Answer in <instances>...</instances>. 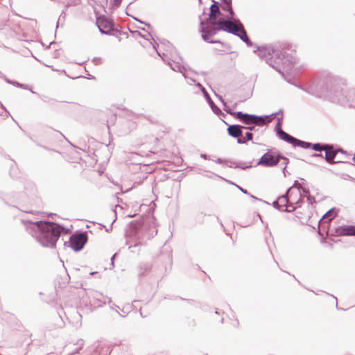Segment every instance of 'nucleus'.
<instances>
[{
	"mask_svg": "<svg viewBox=\"0 0 355 355\" xmlns=\"http://www.w3.org/2000/svg\"><path fill=\"white\" fill-rule=\"evenodd\" d=\"M35 224L40 230L38 239L45 247H55L60 234L69 233L68 229L55 223L37 221Z\"/></svg>",
	"mask_w": 355,
	"mask_h": 355,
	"instance_id": "f257e3e1",
	"label": "nucleus"
},
{
	"mask_svg": "<svg viewBox=\"0 0 355 355\" xmlns=\"http://www.w3.org/2000/svg\"><path fill=\"white\" fill-rule=\"evenodd\" d=\"M226 111L246 125L255 124L257 125H263L271 121V119L268 116L262 117L252 114H244L241 112H231L227 110Z\"/></svg>",
	"mask_w": 355,
	"mask_h": 355,
	"instance_id": "f03ea898",
	"label": "nucleus"
},
{
	"mask_svg": "<svg viewBox=\"0 0 355 355\" xmlns=\"http://www.w3.org/2000/svg\"><path fill=\"white\" fill-rule=\"evenodd\" d=\"M216 25L218 26L219 29L234 33L239 36L243 40H245L247 37L246 32L241 24H236L232 21L218 20V23Z\"/></svg>",
	"mask_w": 355,
	"mask_h": 355,
	"instance_id": "7ed1b4c3",
	"label": "nucleus"
},
{
	"mask_svg": "<svg viewBox=\"0 0 355 355\" xmlns=\"http://www.w3.org/2000/svg\"><path fill=\"white\" fill-rule=\"evenodd\" d=\"M281 159L284 161L285 165L287 164L288 159L286 158L280 156L279 153L275 151L269 150L261 157L258 164L265 166H273Z\"/></svg>",
	"mask_w": 355,
	"mask_h": 355,
	"instance_id": "20e7f679",
	"label": "nucleus"
},
{
	"mask_svg": "<svg viewBox=\"0 0 355 355\" xmlns=\"http://www.w3.org/2000/svg\"><path fill=\"white\" fill-rule=\"evenodd\" d=\"M87 235L86 233H76L71 235L69 240V247L74 251L82 250L87 242Z\"/></svg>",
	"mask_w": 355,
	"mask_h": 355,
	"instance_id": "39448f33",
	"label": "nucleus"
},
{
	"mask_svg": "<svg viewBox=\"0 0 355 355\" xmlns=\"http://www.w3.org/2000/svg\"><path fill=\"white\" fill-rule=\"evenodd\" d=\"M286 198L288 199V202L291 207L295 208V205L300 203L302 200L301 190L297 187H291L286 193Z\"/></svg>",
	"mask_w": 355,
	"mask_h": 355,
	"instance_id": "423d86ee",
	"label": "nucleus"
},
{
	"mask_svg": "<svg viewBox=\"0 0 355 355\" xmlns=\"http://www.w3.org/2000/svg\"><path fill=\"white\" fill-rule=\"evenodd\" d=\"M96 24L100 29V31L103 33H105L107 31H110L112 24L110 20L107 19L104 16H101L97 18Z\"/></svg>",
	"mask_w": 355,
	"mask_h": 355,
	"instance_id": "0eeeda50",
	"label": "nucleus"
},
{
	"mask_svg": "<svg viewBox=\"0 0 355 355\" xmlns=\"http://www.w3.org/2000/svg\"><path fill=\"white\" fill-rule=\"evenodd\" d=\"M275 203L282 211H292L294 210V208L291 207V204L288 202V199L286 198V195L278 198Z\"/></svg>",
	"mask_w": 355,
	"mask_h": 355,
	"instance_id": "6e6552de",
	"label": "nucleus"
},
{
	"mask_svg": "<svg viewBox=\"0 0 355 355\" xmlns=\"http://www.w3.org/2000/svg\"><path fill=\"white\" fill-rule=\"evenodd\" d=\"M336 232L339 236H355V226H341L336 229Z\"/></svg>",
	"mask_w": 355,
	"mask_h": 355,
	"instance_id": "1a4fd4ad",
	"label": "nucleus"
},
{
	"mask_svg": "<svg viewBox=\"0 0 355 355\" xmlns=\"http://www.w3.org/2000/svg\"><path fill=\"white\" fill-rule=\"evenodd\" d=\"M324 150L325 151V159L327 162L333 164L338 162L334 161L337 151L334 150L332 146L327 145V149H324Z\"/></svg>",
	"mask_w": 355,
	"mask_h": 355,
	"instance_id": "9d476101",
	"label": "nucleus"
},
{
	"mask_svg": "<svg viewBox=\"0 0 355 355\" xmlns=\"http://www.w3.org/2000/svg\"><path fill=\"white\" fill-rule=\"evenodd\" d=\"M227 327L231 331H234L239 329V322L238 318L234 315L232 314L228 317V320L227 321Z\"/></svg>",
	"mask_w": 355,
	"mask_h": 355,
	"instance_id": "9b49d317",
	"label": "nucleus"
},
{
	"mask_svg": "<svg viewBox=\"0 0 355 355\" xmlns=\"http://www.w3.org/2000/svg\"><path fill=\"white\" fill-rule=\"evenodd\" d=\"M219 8L217 5L213 4L210 8L209 20L211 24L216 25L218 23V20L216 19V16L220 15Z\"/></svg>",
	"mask_w": 355,
	"mask_h": 355,
	"instance_id": "f8f14e48",
	"label": "nucleus"
},
{
	"mask_svg": "<svg viewBox=\"0 0 355 355\" xmlns=\"http://www.w3.org/2000/svg\"><path fill=\"white\" fill-rule=\"evenodd\" d=\"M279 133V135L282 139H283L290 143H292L293 144L302 143L304 144L303 145L304 147H307L310 145V144H309V143H304V142H302V141L296 139L295 138L291 137V135H288L287 133H286L285 132H284L282 130H281Z\"/></svg>",
	"mask_w": 355,
	"mask_h": 355,
	"instance_id": "ddd939ff",
	"label": "nucleus"
},
{
	"mask_svg": "<svg viewBox=\"0 0 355 355\" xmlns=\"http://www.w3.org/2000/svg\"><path fill=\"white\" fill-rule=\"evenodd\" d=\"M228 134L233 137H239L242 135L241 127L238 125H232L227 128Z\"/></svg>",
	"mask_w": 355,
	"mask_h": 355,
	"instance_id": "4468645a",
	"label": "nucleus"
},
{
	"mask_svg": "<svg viewBox=\"0 0 355 355\" xmlns=\"http://www.w3.org/2000/svg\"><path fill=\"white\" fill-rule=\"evenodd\" d=\"M312 148L315 150H324L327 149V145H321L320 144H315L312 146Z\"/></svg>",
	"mask_w": 355,
	"mask_h": 355,
	"instance_id": "2eb2a0df",
	"label": "nucleus"
},
{
	"mask_svg": "<svg viewBox=\"0 0 355 355\" xmlns=\"http://www.w3.org/2000/svg\"><path fill=\"white\" fill-rule=\"evenodd\" d=\"M245 137L248 141L252 139V134L251 132H247Z\"/></svg>",
	"mask_w": 355,
	"mask_h": 355,
	"instance_id": "dca6fc26",
	"label": "nucleus"
},
{
	"mask_svg": "<svg viewBox=\"0 0 355 355\" xmlns=\"http://www.w3.org/2000/svg\"><path fill=\"white\" fill-rule=\"evenodd\" d=\"M135 155H137V153H130L128 155V158L129 159V160H131V159L133 158V157H134Z\"/></svg>",
	"mask_w": 355,
	"mask_h": 355,
	"instance_id": "f3484780",
	"label": "nucleus"
},
{
	"mask_svg": "<svg viewBox=\"0 0 355 355\" xmlns=\"http://www.w3.org/2000/svg\"><path fill=\"white\" fill-rule=\"evenodd\" d=\"M248 128V129H249V130H252L254 128V127H248V128Z\"/></svg>",
	"mask_w": 355,
	"mask_h": 355,
	"instance_id": "a211bd4d",
	"label": "nucleus"
},
{
	"mask_svg": "<svg viewBox=\"0 0 355 355\" xmlns=\"http://www.w3.org/2000/svg\"><path fill=\"white\" fill-rule=\"evenodd\" d=\"M330 213V211L329 213H327L326 215H324V218H325L326 216H327V215Z\"/></svg>",
	"mask_w": 355,
	"mask_h": 355,
	"instance_id": "6ab92c4d",
	"label": "nucleus"
},
{
	"mask_svg": "<svg viewBox=\"0 0 355 355\" xmlns=\"http://www.w3.org/2000/svg\"><path fill=\"white\" fill-rule=\"evenodd\" d=\"M203 37L205 40H207V36L204 35Z\"/></svg>",
	"mask_w": 355,
	"mask_h": 355,
	"instance_id": "aec40b11",
	"label": "nucleus"
},
{
	"mask_svg": "<svg viewBox=\"0 0 355 355\" xmlns=\"http://www.w3.org/2000/svg\"><path fill=\"white\" fill-rule=\"evenodd\" d=\"M197 86L199 87H201L200 84H198Z\"/></svg>",
	"mask_w": 355,
	"mask_h": 355,
	"instance_id": "412c9836",
	"label": "nucleus"
}]
</instances>
